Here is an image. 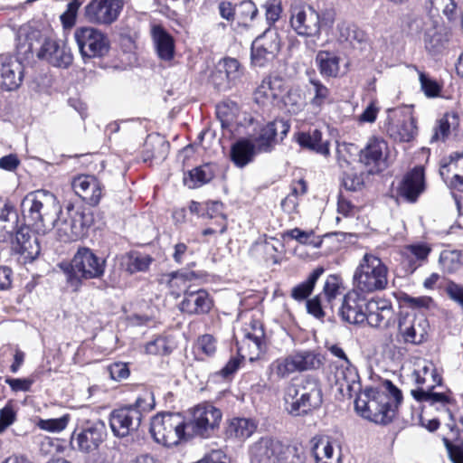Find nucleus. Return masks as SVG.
Wrapping results in <instances>:
<instances>
[{"mask_svg":"<svg viewBox=\"0 0 463 463\" xmlns=\"http://www.w3.org/2000/svg\"><path fill=\"white\" fill-rule=\"evenodd\" d=\"M342 185L346 191H361L364 186V176L354 171L345 172L342 177Z\"/></svg>","mask_w":463,"mask_h":463,"instance_id":"54","label":"nucleus"},{"mask_svg":"<svg viewBox=\"0 0 463 463\" xmlns=\"http://www.w3.org/2000/svg\"><path fill=\"white\" fill-rule=\"evenodd\" d=\"M107 436L106 425L101 420L87 423L81 430L73 436L79 450L90 453L99 449Z\"/></svg>","mask_w":463,"mask_h":463,"instance_id":"17","label":"nucleus"},{"mask_svg":"<svg viewBox=\"0 0 463 463\" xmlns=\"http://www.w3.org/2000/svg\"><path fill=\"white\" fill-rule=\"evenodd\" d=\"M152 35L160 59L170 61L175 53L174 38L160 25H156L152 29Z\"/></svg>","mask_w":463,"mask_h":463,"instance_id":"32","label":"nucleus"},{"mask_svg":"<svg viewBox=\"0 0 463 463\" xmlns=\"http://www.w3.org/2000/svg\"><path fill=\"white\" fill-rule=\"evenodd\" d=\"M214 175V166L211 164H204L190 170L188 177H184V180L190 188H195L209 183Z\"/></svg>","mask_w":463,"mask_h":463,"instance_id":"42","label":"nucleus"},{"mask_svg":"<svg viewBox=\"0 0 463 463\" xmlns=\"http://www.w3.org/2000/svg\"><path fill=\"white\" fill-rule=\"evenodd\" d=\"M458 117L456 113H446L438 120L437 126L433 128V134L430 137V143L442 141L444 142L452 130H456L458 127Z\"/></svg>","mask_w":463,"mask_h":463,"instance_id":"38","label":"nucleus"},{"mask_svg":"<svg viewBox=\"0 0 463 463\" xmlns=\"http://www.w3.org/2000/svg\"><path fill=\"white\" fill-rule=\"evenodd\" d=\"M24 218L37 232L45 233L55 227L61 205L57 197L47 190L27 194L22 202Z\"/></svg>","mask_w":463,"mask_h":463,"instance_id":"2","label":"nucleus"},{"mask_svg":"<svg viewBox=\"0 0 463 463\" xmlns=\"http://www.w3.org/2000/svg\"><path fill=\"white\" fill-rule=\"evenodd\" d=\"M402 402V391L391 381L385 380L381 389H366L357 396L354 407L363 418L377 424L386 425L395 418L398 406Z\"/></svg>","mask_w":463,"mask_h":463,"instance_id":"1","label":"nucleus"},{"mask_svg":"<svg viewBox=\"0 0 463 463\" xmlns=\"http://www.w3.org/2000/svg\"><path fill=\"white\" fill-rule=\"evenodd\" d=\"M264 331L259 322L254 321L250 325V328L245 329L243 341L248 345L249 348H252L257 352H260L263 345Z\"/></svg>","mask_w":463,"mask_h":463,"instance_id":"46","label":"nucleus"},{"mask_svg":"<svg viewBox=\"0 0 463 463\" xmlns=\"http://www.w3.org/2000/svg\"><path fill=\"white\" fill-rule=\"evenodd\" d=\"M174 349L171 341L165 336H157L146 345V352L154 355H166Z\"/></svg>","mask_w":463,"mask_h":463,"instance_id":"50","label":"nucleus"},{"mask_svg":"<svg viewBox=\"0 0 463 463\" xmlns=\"http://www.w3.org/2000/svg\"><path fill=\"white\" fill-rule=\"evenodd\" d=\"M387 143L380 137H371L360 152V162L369 167V173L381 172L385 166Z\"/></svg>","mask_w":463,"mask_h":463,"instance_id":"20","label":"nucleus"},{"mask_svg":"<svg viewBox=\"0 0 463 463\" xmlns=\"http://www.w3.org/2000/svg\"><path fill=\"white\" fill-rule=\"evenodd\" d=\"M430 248L425 243L411 244L404 247V262L407 272L413 273L427 260Z\"/></svg>","mask_w":463,"mask_h":463,"instance_id":"33","label":"nucleus"},{"mask_svg":"<svg viewBox=\"0 0 463 463\" xmlns=\"http://www.w3.org/2000/svg\"><path fill=\"white\" fill-rule=\"evenodd\" d=\"M37 57L55 67L67 68L72 62L71 50L63 43L53 39H45Z\"/></svg>","mask_w":463,"mask_h":463,"instance_id":"21","label":"nucleus"},{"mask_svg":"<svg viewBox=\"0 0 463 463\" xmlns=\"http://www.w3.org/2000/svg\"><path fill=\"white\" fill-rule=\"evenodd\" d=\"M324 272L325 269L322 266L317 267L305 281L299 283L291 289L290 296L292 298L297 301L306 300L313 292L317 281Z\"/></svg>","mask_w":463,"mask_h":463,"instance_id":"39","label":"nucleus"},{"mask_svg":"<svg viewBox=\"0 0 463 463\" xmlns=\"http://www.w3.org/2000/svg\"><path fill=\"white\" fill-rule=\"evenodd\" d=\"M334 21L333 14L326 12L321 16L311 5H296L290 10V26L299 36H319L321 27L331 26Z\"/></svg>","mask_w":463,"mask_h":463,"instance_id":"6","label":"nucleus"},{"mask_svg":"<svg viewBox=\"0 0 463 463\" xmlns=\"http://www.w3.org/2000/svg\"><path fill=\"white\" fill-rule=\"evenodd\" d=\"M266 20L269 25L274 24L280 17L282 7L280 0H269L264 5Z\"/></svg>","mask_w":463,"mask_h":463,"instance_id":"63","label":"nucleus"},{"mask_svg":"<svg viewBox=\"0 0 463 463\" xmlns=\"http://www.w3.org/2000/svg\"><path fill=\"white\" fill-rule=\"evenodd\" d=\"M284 443L273 437H262L250 449L251 463H278Z\"/></svg>","mask_w":463,"mask_h":463,"instance_id":"18","label":"nucleus"},{"mask_svg":"<svg viewBox=\"0 0 463 463\" xmlns=\"http://www.w3.org/2000/svg\"><path fill=\"white\" fill-rule=\"evenodd\" d=\"M449 34L447 28L437 23L428 28L424 33V46L429 54L435 56L440 54L449 43Z\"/></svg>","mask_w":463,"mask_h":463,"instance_id":"30","label":"nucleus"},{"mask_svg":"<svg viewBox=\"0 0 463 463\" xmlns=\"http://www.w3.org/2000/svg\"><path fill=\"white\" fill-rule=\"evenodd\" d=\"M306 456L303 449L296 445L284 444L283 451L278 463H305Z\"/></svg>","mask_w":463,"mask_h":463,"instance_id":"51","label":"nucleus"},{"mask_svg":"<svg viewBox=\"0 0 463 463\" xmlns=\"http://www.w3.org/2000/svg\"><path fill=\"white\" fill-rule=\"evenodd\" d=\"M69 422V416L63 415L57 419L40 420L37 426L49 432H60L63 430Z\"/></svg>","mask_w":463,"mask_h":463,"instance_id":"59","label":"nucleus"},{"mask_svg":"<svg viewBox=\"0 0 463 463\" xmlns=\"http://www.w3.org/2000/svg\"><path fill=\"white\" fill-rule=\"evenodd\" d=\"M60 268L66 277L68 287L77 292L85 281L103 277L106 260L97 256L90 248L80 247L71 261L61 263Z\"/></svg>","mask_w":463,"mask_h":463,"instance_id":"3","label":"nucleus"},{"mask_svg":"<svg viewBox=\"0 0 463 463\" xmlns=\"http://www.w3.org/2000/svg\"><path fill=\"white\" fill-rule=\"evenodd\" d=\"M310 88L307 91L313 93L310 104L315 108H321L329 99L330 90L317 79L309 80Z\"/></svg>","mask_w":463,"mask_h":463,"instance_id":"45","label":"nucleus"},{"mask_svg":"<svg viewBox=\"0 0 463 463\" xmlns=\"http://www.w3.org/2000/svg\"><path fill=\"white\" fill-rule=\"evenodd\" d=\"M290 124L284 119H275L262 126L253 137L252 144L258 153H271L288 135Z\"/></svg>","mask_w":463,"mask_h":463,"instance_id":"12","label":"nucleus"},{"mask_svg":"<svg viewBox=\"0 0 463 463\" xmlns=\"http://www.w3.org/2000/svg\"><path fill=\"white\" fill-rule=\"evenodd\" d=\"M128 406L138 411L141 414L142 420L145 413H147L155 409L156 402L154 392L150 390H144L138 394L135 402Z\"/></svg>","mask_w":463,"mask_h":463,"instance_id":"49","label":"nucleus"},{"mask_svg":"<svg viewBox=\"0 0 463 463\" xmlns=\"http://www.w3.org/2000/svg\"><path fill=\"white\" fill-rule=\"evenodd\" d=\"M437 387L433 385L418 387L411 390V394L419 402H427L430 406L437 407V409L447 408L454 402L452 392L448 388L442 392H435Z\"/></svg>","mask_w":463,"mask_h":463,"instance_id":"27","label":"nucleus"},{"mask_svg":"<svg viewBox=\"0 0 463 463\" xmlns=\"http://www.w3.org/2000/svg\"><path fill=\"white\" fill-rule=\"evenodd\" d=\"M141 421V414L128 405L114 409L109 417L111 431L118 438H125L137 430Z\"/></svg>","mask_w":463,"mask_h":463,"instance_id":"15","label":"nucleus"},{"mask_svg":"<svg viewBox=\"0 0 463 463\" xmlns=\"http://www.w3.org/2000/svg\"><path fill=\"white\" fill-rule=\"evenodd\" d=\"M306 307L309 315L313 316L317 319L323 320L326 316V308L330 306L327 303L323 304L321 296L317 295L307 300Z\"/></svg>","mask_w":463,"mask_h":463,"instance_id":"56","label":"nucleus"},{"mask_svg":"<svg viewBox=\"0 0 463 463\" xmlns=\"http://www.w3.org/2000/svg\"><path fill=\"white\" fill-rule=\"evenodd\" d=\"M429 329V321L423 314L401 313L397 337L403 344L419 345L427 341Z\"/></svg>","mask_w":463,"mask_h":463,"instance_id":"9","label":"nucleus"},{"mask_svg":"<svg viewBox=\"0 0 463 463\" xmlns=\"http://www.w3.org/2000/svg\"><path fill=\"white\" fill-rule=\"evenodd\" d=\"M365 305L364 299L360 297L358 291H350L343 298L339 308V316L346 323L362 324L366 319Z\"/></svg>","mask_w":463,"mask_h":463,"instance_id":"23","label":"nucleus"},{"mask_svg":"<svg viewBox=\"0 0 463 463\" xmlns=\"http://www.w3.org/2000/svg\"><path fill=\"white\" fill-rule=\"evenodd\" d=\"M269 369L270 373L275 374L279 379L287 378L291 373H296L291 354L274 360Z\"/></svg>","mask_w":463,"mask_h":463,"instance_id":"47","label":"nucleus"},{"mask_svg":"<svg viewBox=\"0 0 463 463\" xmlns=\"http://www.w3.org/2000/svg\"><path fill=\"white\" fill-rule=\"evenodd\" d=\"M242 71L239 61L234 58H225L219 62L217 71L213 75V80L218 88H225L226 86L222 82L224 77L229 87L231 83H234L239 80Z\"/></svg>","mask_w":463,"mask_h":463,"instance_id":"31","label":"nucleus"},{"mask_svg":"<svg viewBox=\"0 0 463 463\" xmlns=\"http://www.w3.org/2000/svg\"><path fill=\"white\" fill-rule=\"evenodd\" d=\"M288 112L296 114L300 111L304 106V99L300 88L295 87L289 89L281 100Z\"/></svg>","mask_w":463,"mask_h":463,"instance_id":"48","label":"nucleus"},{"mask_svg":"<svg viewBox=\"0 0 463 463\" xmlns=\"http://www.w3.org/2000/svg\"><path fill=\"white\" fill-rule=\"evenodd\" d=\"M296 372L315 370L321 365V359L318 354L312 351H298L291 354Z\"/></svg>","mask_w":463,"mask_h":463,"instance_id":"43","label":"nucleus"},{"mask_svg":"<svg viewBox=\"0 0 463 463\" xmlns=\"http://www.w3.org/2000/svg\"><path fill=\"white\" fill-rule=\"evenodd\" d=\"M185 422L180 414L158 413L153 417L150 433L154 440L165 447L177 445L186 435Z\"/></svg>","mask_w":463,"mask_h":463,"instance_id":"7","label":"nucleus"},{"mask_svg":"<svg viewBox=\"0 0 463 463\" xmlns=\"http://www.w3.org/2000/svg\"><path fill=\"white\" fill-rule=\"evenodd\" d=\"M296 142L304 149L310 150L325 157L330 155V142L323 138L319 129H310L295 134Z\"/></svg>","mask_w":463,"mask_h":463,"instance_id":"29","label":"nucleus"},{"mask_svg":"<svg viewBox=\"0 0 463 463\" xmlns=\"http://www.w3.org/2000/svg\"><path fill=\"white\" fill-rule=\"evenodd\" d=\"M196 347L203 354L213 356L217 349V341L213 335L205 334L197 339Z\"/></svg>","mask_w":463,"mask_h":463,"instance_id":"62","label":"nucleus"},{"mask_svg":"<svg viewBox=\"0 0 463 463\" xmlns=\"http://www.w3.org/2000/svg\"><path fill=\"white\" fill-rule=\"evenodd\" d=\"M13 250L24 256L25 260H33L40 254L41 248L36 236L31 233L29 228H20L15 232Z\"/></svg>","mask_w":463,"mask_h":463,"instance_id":"28","label":"nucleus"},{"mask_svg":"<svg viewBox=\"0 0 463 463\" xmlns=\"http://www.w3.org/2000/svg\"><path fill=\"white\" fill-rule=\"evenodd\" d=\"M258 14V8L251 0H245L239 4L237 15L243 24L251 22Z\"/></svg>","mask_w":463,"mask_h":463,"instance_id":"58","label":"nucleus"},{"mask_svg":"<svg viewBox=\"0 0 463 463\" xmlns=\"http://www.w3.org/2000/svg\"><path fill=\"white\" fill-rule=\"evenodd\" d=\"M124 7V0H90L84 8L85 18L91 24L110 25Z\"/></svg>","mask_w":463,"mask_h":463,"instance_id":"13","label":"nucleus"},{"mask_svg":"<svg viewBox=\"0 0 463 463\" xmlns=\"http://www.w3.org/2000/svg\"><path fill=\"white\" fill-rule=\"evenodd\" d=\"M312 454L317 463H339V457L334 456V449L328 438L317 440L312 448Z\"/></svg>","mask_w":463,"mask_h":463,"instance_id":"44","label":"nucleus"},{"mask_svg":"<svg viewBox=\"0 0 463 463\" xmlns=\"http://www.w3.org/2000/svg\"><path fill=\"white\" fill-rule=\"evenodd\" d=\"M257 149L249 139H240L232 146L231 159L238 167H244L253 160Z\"/></svg>","mask_w":463,"mask_h":463,"instance_id":"34","label":"nucleus"},{"mask_svg":"<svg viewBox=\"0 0 463 463\" xmlns=\"http://www.w3.org/2000/svg\"><path fill=\"white\" fill-rule=\"evenodd\" d=\"M76 194L90 206L99 203L104 185L94 175H80L72 182Z\"/></svg>","mask_w":463,"mask_h":463,"instance_id":"24","label":"nucleus"},{"mask_svg":"<svg viewBox=\"0 0 463 463\" xmlns=\"http://www.w3.org/2000/svg\"><path fill=\"white\" fill-rule=\"evenodd\" d=\"M74 38L83 59L103 57L110 48L108 36L97 28H77L74 32Z\"/></svg>","mask_w":463,"mask_h":463,"instance_id":"10","label":"nucleus"},{"mask_svg":"<svg viewBox=\"0 0 463 463\" xmlns=\"http://www.w3.org/2000/svg\"><path fill=\"white\" fill-rule=\"evenodd\" d=\"M425 189L424 167L417 165L405 174L399 184L398 193L409 203H415Z\"/></svg>","mask_w":463,"mask_h":463,"instance_id":"22","label":"nucleus"},{"mask_svg":"<svg viewBox=\"0 0 463 463\" xmlns=\"http://www.w3.org/2000/svg\"><path fill=\"white\" fill-rule=\"evenodd\" d=\"M92 218L82 210L69 203L65 211L61 209L57 215L55 227L59 239L62 241H74L86 234L90 226Z\"/></svg>","mask_w":463,"mask_h":463,"instance_id":"8","label":"nucleus"},{"mask_svg":"<svg viewBox=\"0 0 463 463\" xmlns=\"http://www.w3.org/2000/svg\"><path fill=\"white\" fill-rule=\"evenodd\" d=\"M388 269L377 256L365 253L356 268L353 282L356 291L373 293L383 290L388 284Z\"/></svg>","mask_w":463,"mask_h":463,"instance_id":"5","label":"nucleus"},{"mask_svg":"<svg viewBox=\"0 0 463 463\" xmlns=\"http://www.w3.org/2000/svg\"><path fill=\"white\" fill-rule=\"evenodd\" d=\"M334 377L338 392L343 397L351 399L361 392L359 374L350 362L346 364H335Z\"/></svg>","mask_w":463,"mask_h":463,"instance_id":"19","label":"nucleus"},{"mask_svg":"<svg viewBox=\"0 0 463 463\" xmlns=\"http://www.w3.org/2000/svg\"><path fill=\"white\" fill-rule=\"evenodd\" d=\"M444 445L447 449L449 459L453 463H463V440L458 439L455 442L449 439H443Z\"/></svg>","mask_w":463,"mask_h":463,"instance_id":"60","label":"nucleus"},{"mask_svg":"<svg viewBox=\"0 0 463 463\" xmlns=\"http://www.w3.org/2000/svg\"><path fill=\"white\" fill-rule=\"evenodd\" d=\"M254 100L260 105L274 104L270 95V85H268L266 79L258 86L254 91Z\"/></svg>","mask_w":463,"mask_h":463,"instance_id":"64","label":"nucleus"},{"mask_svg":"<svg viewBox=\"0 0 463 463\" xmlns=\"http://www.w3.org/2000/svg\"><path fill=\"white\" fill-rule=\"evenodd\" d=\"M18 222V214L14 204L0 196V222L9 223L10 228L14 230Z\"/></svg>","mask_w":463,"mask_h":463,"instance_id":"52","label":"nucleus"},{"mask_svg":"<svg viewBox=\"0 0 463 463\" xmlns=\"http://www.w3.org/2000/svg\"><path fill=\"white\" fill-rule=\"evenodd\" d=\"M419 80L420 82V88L427 97L434 98L439 96L440 92V86L436 80L430 79L422 71H419Z\"/></svg>","mask_w":463,"mask_h":463,"instance_id":"61","label":"nucleus"},{"mask_svg":"<svg viewBox=\"0 0 463 463\" xmlns=\"http://www.w3.org/2000/svg\"><path fill=\"white\" fill-rule=\"evenodd\" d=\"M413 376L419 387L441 386L443 383L441 375L432 363H424L421 367L413 372Z\"/></svg>","mask_w":463,"mask_h":463,"instance_id":"37","label":"nucleus"},{"mask_svg":"<svg viewBox=\"0 0 463 463\" xmlns=\"http://www.w3.org/2000/svg\"><path fill=\"white\" fill-rule=\"evenodd\" d=\"M322 403V384L316 377L306 376L298 383L290 384L286 389V410L292 416L307 415L320 408Z\"/></svg>","mask_w":463,"mask_h":463,"instance_id":"4","label":"nucleus"},{"mask_svg":"<svg viewBox=\"0 0 463 463\" xmlns=\"http://www.w3.org/2000/svg\"><path fill=\"white\" fill-rule=\"evenodd\" d=\"M279 49V34L271 28H268L251 44V61L256 66L263 67L274 60Z\"/></svg>","mask_w":463,"mask_h":463,"instance_id":"14","label":"nucleus"},{"mask_svg":"<svg viewBox=\"0 0 463 463\" xmlns=\"http://www.w3.org/2000/svg\"><path fill=\"white\" fill-rule=\"evenodd\" d=\"M364 312L365 321L372 327L387 328L395 323V313L388 299L372 298L366 302Z\"/></svg>","mask_w":463,"mask_h":463,"instance_id":"16","label":"nucleus"},{"mask_svg":"<svg viewBox=\"0 0 463 463\" xmlns=\"http://www.w3.org/2000/svg\"><path fill=\"white\" fill-rule=\"evenodd\" d=\"M212 306L213 301L207 291L203 289L186 290L179 304V308L187 315H203L211 310Z\"/></svg>","mask_w":463,"mask_h":463,"instance_id":"26","label":"nucleus"},{"mask_svg":"<svg viewBox=\"0 0 463 463\" xmlns=\"http://www.w3.org/2000/svg\"><path fill=\"white\" fill-rule=\"evenodd\" d=\"M257 424L253 420L246 418L232 419L226 430V434L230 438L244 440L250 438L256 430Z\"/></svg>","mask_w":463,"mask_h":463,"instance_id":"35","label":"nucleus"},{"mask_svg":"<svg viewBox=\"0 0 463 463\" xmlns=\"http://www.w3.org/2000/svg\"><path fill=\"white\" fill-rule=\"evenodd\" d=\"M318 70L322 76L327 78L337 77L340 70V58L328 51H320L316 57Z\"/></svg>","mask_w":463,"mask_h":463,"instance_id":"40","label":"nucleus"},{"mask_svg":"<svg viewBox=\"0 0 463 463\" xmlns=\"http://www.w3.org/2000/svg\"><path fill=\"white\" fill-rule=\"evenodd\" d=\"M170 144L161 138L155 141L147 140L145 143V150L143 152L144 161H154L156 163L163 162L168 156Z\"/></svg>","mask_w":463,"mask_h":463,"instance_id":"41","label":"nucleus"},{"mask_svg":"<svg viewBox=\"0 0 463 463\" xmlns=\"http://www.w3.org/2000/svg\"><path fill=\"white\" fill-rule=\"evenodd\" d=\"M23 64L14 57L0 58V85L6 90H16L23 80Z\"/></svg>","mask_w":463,"mask_h":463,"instance_id":"25","label":"nucleus"},{"mask_svg":"<svg viewBox=\"0 0 463 463\" xmlns=\"http://www.w3.org/2000/svg\"><path fill=\"white\" fill-rule=\"evenodd\" d=\"M153 258L148 254L136 253L130 257L128 269L131 272H142L148 269L153 262Z\"/></svg>","mask_w":463,"mask_h":463,"instance_id":"55","label":"nucleus"},{"mask_svg":"<svg viewBox=\"0 0 463 463\" xmlns=\"http://www.w3.org/2000/svg\"><path fill=\"white\" fill-rule=\"evenodd\" d=\"M206 215L213 218H221V228L219 233L223 234L227 230L226 215L224 214V205L220 201H210L205 203Z\"/></svg>","mask_w":463,"mask_h":463,"instance_id":"53","label":"nucleus"},{"mask_svg":"<svg viewBox=\"0 0 463 463\" xmlns=\"http://www.w3.org/2000/svg\"><path fill=\"white\" fill-rule=\"evenodd\" d=\"M222 420V411L209 403L197 405L192 413V419L185 422L188 435L207 438L218 427Z\"/></svg>","mask_w":463,"mask_h":463,"instance_id":"11","label":"nucleus"},{"mask_svg":"<svg viewBox=\"0 0 463 463\" xmlns=\"http://www.w3.org/2000/svg\"><path fill=\"white\" fill-rule=\"evenodd\" d=\"M340 279L336 275H330L327 277L324 288L323 294L326 299L327 304L332 307V301L340 294Z\"/></svg>","mask_w":463,"mask_h":463,"instance_id":"57","label":"nucleus"},{"mask_svg":"<svg viewBox=\"0 0 463 463\" xmlns=\"http://www.w3.org/2000/svg\"><path fill=\"white\" fill-rule=\"evenodd\" d=\"M387 132L395 141L410 142L417 134L416 120L413 117H409L400 124L390 125Z\"/></svg>","mask_w":463,"mask_h":463,"instance_id":"36","label":"nucleus"}]
</instances>
